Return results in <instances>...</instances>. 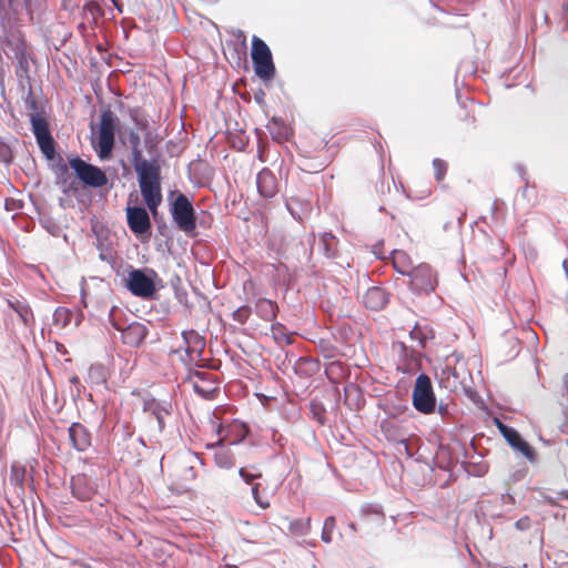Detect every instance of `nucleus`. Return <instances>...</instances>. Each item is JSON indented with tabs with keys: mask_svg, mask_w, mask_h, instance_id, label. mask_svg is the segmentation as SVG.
Instances as JSON below:
<instances>
[{
	"mask_svg": "<svg viewBox=\"0 0 568 568\" xmlns=\"http://www.w3.org/2000/svg\"><path fill=\"white\" fill-rule=\"evenodd\" d=\"M237 32H239V36H242L245 39L243 31L239 30Z\"/></svg>",
	"mask_w": 568,
	"mask_h": 568,
	"instance_id": "60",
	"label": "nucleus"
},
{
	"mask_svg": "<svg viewBox=\"0 0 568 568\" xmlns=\"http://www.w3.org/2000/svg\"><path fill=\"white\" fill-rule=\"evenodd\" d=\"M40 223L52 236H60L62 230L52 219L41 217Z\"/></svg>",
	"mask_w": 568,
	"mask_h": 568,
	"instance_id": "34",
	"label": "nucleus"
},
{
	"mask_svg": "<svg viewBox=\"0 0 568 568\" xmlns=\"http://www.w3.org/2000/svg\"><path fill=\"white\" fill-rule=\"evenodd\" d=\"M212 447L214 448V462L219 468L231 469L235 466V456L229 446L219 440Z\"/></svg>",
	"mask_w": 568,
	"mask_h": 568,
	"instance_id": "22",
	"label": "nucleus"
},
{
	"mask_svg": "<svg viewBox=\"0 0 568 568\" xmlns=\"http://www.w3.org/2000/svg\"><path fill=\"white\" fill-rule=\"evenodd\" d=\"M118 125V116L110 109L103 110L100 115L98 142L94 145L101 160H109L112 156Z\"/></svg>",
	"mask_w": 568,
	"mask_h": 568,
	"instance_id": "3",
	"label": "nucleus"
},
{
	"mask_svg": "<svg viewBox=\"0 0 568 568\" xmlns=\"http://www.w3.org/2000/svg\"><path fill=\"white\" fill-rule=\"evenodd\" d=\"M12 159L11 148L7 143L0 141V162L8 165L12 162Z\"/></svg>",
	"mask_w": 568,
	"mask_h": 568,
	"instance_id": "40",
	"label": "nucleus"
},
{
	"mask_svg": "<svg viewBox=\"0 0 568 568\" xmlns=\"http://www.w3.org/2000/svg\"><path fill=\"white\" fill-rule=\"evenodd\" d=\"M335 527H336L335 517L334 516L327 517L324 521L322 534H321L322 541H324L326 544L332 542V535H333Z\"/></svg>",
	"mask_w": 568,
	"mask_h": 568,
	"instance_id": "31",
	"label": "nucleus"
},
{
	"mask_svg": "<svg viewBox=\"0 0 568 568\" xmlns=\"http://www.w3.org/2000/svg\"><path fill=\"white\" fill-rule=\"evenodd\" d=\"M443 374L447 375V379H452L454 389L460 388L466 395L473 398L475 392L471 388V375L465 367H446Z\"/></svg>",
	"mask_w": 568,
	"mask_h": 568,
	"instance_id": "14",
	"label": "nucleus"
},
{
	"mask_svg": "<svg viewBox=\"0 0 568 568\" xmlns=\"http://www.w3.org/2000/svg\"><path fill=\"white\" fill-rule=\"evenodd\" d=\"M143 412L148 414L150 440L160 443V437L165 429L166 422L172 415L171 402L158 400L155 398L144 399Z\"/></svg>",
	"mask_w": 568,
	"mask_h": 568,
	"instance_id": "2",
	"label": "nucleus"
},
{
	"mask_svg": "<svg viewBox=\"0 0 568 568\" xmlns=\"http://www.w3.org/2000/svg\"><path fill=\"white\" fill-rule=\"evenodd\" d=\"M255 469L254 466L252 467H241L239 469V476L243 479V481L247 485H254V480L262 477V473L260 471H253Z\"/></svg>",
	"mask_w": 568,
	"mask_h": 568,
	"instance_id": "32",
	"label": "nucleus"
},
{
	"mask_svg": "<svg viewBox=\"0 0 568 568\" xmlns=\"http://www.w3.org/2000/svg\"><path fill=\"white\" fill-rule=\"evenodd\" d=\"M72 312L65 307H57L52 315L53 324L60 328L67 327L72 320Z\"/></svg>",
	"mask_w": 568,
	"mask_h": 568,
	"instance_id": "28",
	"label": "nucleus"
},
{
	"mask_svg": "<svg viewBox=\"0 0 568 568\" xmlns=\"http://www.w3.org/2000/svg\"><path fill=\"white\" fill-rule=\"evenodd\" d=\"M414 408L425 415L436 412V396L432 379L426 374H419L415 381L412 394Z\"/></svg>",
	"mask_w": 568,
	"mask_h": 568,
	"instance_id": "6",
	"label": "nucleus"
},
{
	"mask_svg": "<svg viewBox=\"0 0 568 568\" xmlns=\"http://www.w3.org/2000/svg\"><path fill=\"white\" fill-rule=\"evenodd\" d=\"M71 491L78 500H90L95 494L93 483L85 475H78L71 480Z\"/></svg>",
	"mask_w": 568,
	"mask_h": 568,
	"instance_id": "18",
	"label": "nucleus"
},
{
	"mask_svg": "<svg viewBox=\"0 0 568 568\" xmlns=\"http://www.w3.org/2000/svg\"><path fill=\"white\" fill-rule=\"evenodd\" d=\"M562 384H564V389L566 390V393L568 395V374H566L564 376Z\"/></svg>",
	"mask_w": 568,
	"mask_h": 568,
	"instance_id": "50",
	"label": "nucleus"
},
{
	"mask_svg": "<svg viewBox=\"0 0 568 568\" xmlns=\"http://www.w3.org/2000/svg\"><path fill=\"white\" fill-rule=\"evenodd\" d=\"M11 308L20 316L24 324H28L32 318V311L28 304L22 301L11 302L9 301Z\"/></svg>",
	"mask_w": 568,
	"mask_h": 568,
	"instance_id": "29",
	"label": "nucleus"
},
{
	"mask_svg": "<svg viewBox=\"0 0 568 568\" xmlns=\"http://www.w3.org/2000/svg\"><path fill=\"white\" fill-rule=\"evenodd\" d=\"M310 412L312 418L315 419L320 425H325L326 423V409L324 405L318 400H312L310 403Z\"/></svg>",
	"mask_w": 568,
	"mask_h": 568,
	"instance_id": "30",
	"label": "nucleus"
},
{
	"mask_svg": "<svg viewBox=\"0 0 568 568\" xmlns=\"http://www.w3.org/2000/svg\"><path fill=\"white\" fill-rule=\"evenodd\" d=\"M518 171H519V174L521 176L523 180H525V171H524V168L523 166H518Z\"/></svg>",
	"mask_w": 568,
	"mask_h": 568,
	"instance_id": "52",
	"label": "nucleus"
},
{
	"mask_svg": "<svg viewBox=\"0 0 568 568\" xmlns=\"http://www.w3.org/2000/svg\"><path fill=\"white\" fill-rule=\"evenodd\" d=\"M16 57H17L16 75L20 80H26L27 82H29L30 81V75H29L30 65H29V60H28L26 53L17 52Z\"/></svg>",
	"mask_w": 568,
	"mask_h": 568,
	"instance_id": "27",
	"label": "nucleus"
},
{
	"mask_svg": "<svg viewBox=\"0 0 568 568\" xmlns=\"http://www.w3.org/2000/svg\"><path fill=\"white\" fill-rule=\"evenodd\" d=\"M267 128L271 131V133H273L274 128H276V134L281 138H287L288 135V128L285 125L283 120L278 118H273Z\"/></svg>",
	"mask_w": 568,
	"mask_h": 568,
	"instance_id": "33",
	"label": "nucleus"
},
{
	"mask_svg": "<svg viewBox=\"0 0 568 568\" xmlns=\"http://www.w3.org/2000/svg\"><path fill=\"white\" fill-rule=\"evenodd\" d=\"M251 58L255 74L264 82L273 80L275 65L271 49L264 40L256 36L252 38Z\"/></svg>",
	"mask_w": 568,
	"mask_h": 568,
	"instance_id": "5",
	"label": "nucleus"
},
{
	"mask_svg": "<svg viewBox=\"0 0 568 568\" xmlns=\"http://www.w3.org/2000/svg\"><path fill=\"white\" fill-rule=\"evenodd\" d=\"M158 274L151 268L130 267L125 278V287L138 297L151 298L156 292Z\"/></svg>",
	"mask_w": 568,
	"mask_h": 568,
	"instance_id": "4",
	"label": "nucleus"
},
{
	"mask_svg": "<svg viewBox=\"0 0 568 568\" xmlns=\"http://www.w3.org/2000/svg\"><path fill=\"white\" fill-rule=\"evenodd\" d=\"M562 267H564L565 272L567 273V271H568V263H567L566 260L562 262Z\"/></svg>",
	"mask_w": 568,
	"mask_h": 568,
	"instance_id": "56",
	"label": "nucleus"
},
{
	"mask_svg": "<svg viewBox=\"0 0 568 568\" xmlns=\"http://www.w3.org/2000/svg\"><path fill=\"white\" fill-rule=\"evenodd\" d=\"M125 211L128 226L131 232L136 236H150L152 224L146 209L141 205H129Z\"/></svg>",
	"mask_w": 568,
	"mask_h": 568,
	"instance_id": "12",
	"label": "nucleus"
},
{
	"mask_svg": "<svg viewBox=\"0 0 568 568\" xmlns=\"http://www.w3.org/2000/svg\"><path fill=\"white\" fill-rule=\"evenodd\" d=\"M527 192H528V184H526L523 190H521V194L523 196H527Z\"/></svg>",
	"mask_w": 568,
	"mask_h": 568,
	"instance_id": "53",
	"label": "nucleus"
},
{
	"mask_svg": "<svg viewBox=\"0 0 568 568\" xmlns=\"http://www.w3.org/2000/svg\"><path fill=\"white\" fill-rule=\"evenodd\" d=\"M100 258H101L102 261H106V262H109V261L111 260V254H110V253H108V252H103V251H102V252L100 253Z\"/></svg>",
	"mask_w": 568,
	"mask_h": 568,
	"instance_id": "47",
	"label": "nucleus"
},
{
	"mask_svg": "<svg viewBox=\"0 0 568 568\" xmlns=\"http://www.w3.org/2000/svg\"><path fill=\"white\" fill-rule=\"evenodd\" d=\"M182 337L185 344V355L187 356L189 361L192 362L194 359V354H196L197 357H201L205 347L204 337L194 329L184 331L182 333Z\"/></svg>",
	"mask_w": 568,
	"mask_h": 568,
	"instance_id": "17",
	"label": "nucleus"
},
{
	"mask_svg": "<svg viewBox=\"0 0 568 568\" xmlns=\"http://www.w3.org/2000/svg\"><path fill=\"white\" fill-rule=\"evenodd\" d=\"M24 103H26L27 108L31 111L30 114H36V113L41 114V106L38 103V101L36 100V98L33 97L31 87L29 88V92L24 99Z\"/></svg>",
	"mask_w": 568,
	"mask_h": 568,
	"instance_id": "36",
	"label": "nucleus"
},
{
	"mask_svg": "<svg viewBox=\"0 0 568 568\" xmlns=\"http://www.w3.org/2000/svg\"><path fill=\"white\" fill-rule=\"evenodd\" d=\"M349 527H351V529H355V525L354 524H351Z\"/></svg>",
	"mask_w": 568,
	"mask_h": 568,
	"instance_id": "61",
	"label": "nucleus"
},
{
	"mask_svg": "<svg viewBox=\"0 0 568 568\" xmlns=\"http://www.w3.org/2000/svg\"><path fill=\"white\" fill-rule=\"evenodd\" d=\"M282 335H283V334H282L281 332H278V333H277V338H280V336L282 337Z\"/></svg>",
	"mask_w": 568,
	"mask_h": 568,
	"instance_id": "62",
	"label": "nucleus"
},
{
	"mask_svg": "<svg viewBox=\"0 0 568 568\" xmlns=\"http://www.w3.org/2000/svg\"><path fill=\"white\" fill-rule=\"evenodd\" d=\"M121 313L122 311L116 306L111 307L109 312V323L114 329L121 332V337L124 344L136 347L145 339L149 329L145 324L140 322H132L125 325L118 317Z\"/></svg>",
	"mask_w": 568,
	"mask_h": 568,
	"instance_id": "7",
	"label": "nucleus"
},
{
	"mask_svg": "<svg viewBox=\"0 0 568 568\" xmlns=\"http://www.w3.org/2000/svg\"><path fill=\"white\" fill-rule=\"evenodd\" d=\"M436 412L442 416V418H447L450 415L449 404L443 402L438 405L436 404Z\"/></svg>",
	"mask_w": 568,
	"mask_h": 568,
	"instance_id": "41",
	"label": "nucleus"
},
{
	"mask_svg": "<svg viewBox=\"0 0 568 568\" xmlns=\"http://www.w3.org/2000/svg\"><path fill=\"white\" fill-rule=\"evenodd\" d=\"M201 1L204 3H207V4H213V3H216L219 0H201Z\"/></svg>",
	"mask_w": 568,
	"mask_h": 568,
	"instance_id": "55",
	"label": "nucleus"
},
{
	"mask_svg": "<svg viewBox=\"0 0 568 568\" xmlns=\"http://www.w3.org/2000/svg\"><path fill=\"white\" fill-rule=\"evenodd\" d=\"M69 164L75 176L89 187L99 189L108 184L105 172L75 155L69 160Z\"/></svg>",
	"mask_w": 568,
	"mask_h": 568,
	"instance_id": "9",
	"label": "nucleus"
},
{
	"mask_svg": "<svg viewBox=\"0 0 568 568\" xmlns=\"http://www.w3.org/2000/svg\"><path fill=\"white\" fill-rule=\"evenodd\" d=\"M335 368L342 369V363L341 362H332L329 366L326 369V373L333 372Z\"/></svg>",
	"mask_w": 568,
	"mask_h": 568,
	"instance_id": "45",
	"label": "nucleus"
},
{
	"mask_svg": "<svg viewBox=\"0 0 568 568\" xmlns=\"http://www.w3.org/2000/svg\"><path fill=\"white\" fill-rule=\"evenodd\" d=\"M409 336L412 339H417L422 345H424V336H422L420 328L415 326L410 333Z\"/></svg>",
	"mask_w": 568,
	"mask_h": 568,
	"instance_id": "42",
	"label": "nucleus"
},
{
	"mask_svg": "<svg viewBox=\"0 0 568 568\" xmlns=\"http://www.w3.org/2000/svg\"><path fill=\"white\" fill-rule=\"evenodd\" d=\"M392 255L395 271L404 276H408L414 267L412 266V260L408 254L400 250H394L392 251Z\"/></svg>",
	"mask_w": 568,
	"mask_h": 568,
	"instance_id": "24",
	"label": "nucleus"
},
{
	"mask_svg": "<svg viewBox=\"0 0 568 568\" xmlns=\"http://www.w3.org/2000/svg\"><path fill=\"white\" fill-rule=\"evenodd\" d=\"M285 520H288V532L294 536H306L308 535L311 530V518L306 519H288L285 518Z\"/></svg>",
	"mask_w": 568,
	"mask_h": 568,
	"instance_id": "26",
	"label": "nucleus"
},
{
	"mask_svg": "<svg viewBox=\"0 0 568 568\" xmlns=\"http://www.w3.org/2000/svg\"><path fill=\"white\" fill-rule=\"evenodd\" d=\"M256 313L264 321H273L276 317L277 305L267 298H261L256 303Z\"/></svg>",
	"mask_w": 568,
	"mask_h": 568,
	"instance_id": "25",
	"label": "nucleus"
},
{
	"mask_svg": "<svg viewBox=\"0 0 568 568\" xmlns=\"http://www.w3.org/2000/svg\"><path fill=\"white\" fill-rule=\"evenodd\" d=\"M250 315H251V307L247 305H244V306L236 308L232 313V318L240 324H244L247 321V318L250 317Z\"/></svg>",
	"mask_w": 568,
	"mask_h": 568,
	"instance_id": "35",
	"label": "nucleus"
},
{
	"mask_svg": "<svg viewBox=\"0 0 568 568\" xmlns=\"http://www.w3.org/2000/svg\"><path fill=\"white\" fill-rule=\"evenodd\" d=\"M283 329V325L280 324V323H276V324H273L272 325V332L274 334V337L277 339V333L281 332Z\"/></svg>",
	"mask_w": 568,
	"mask_h": 568,
	"instance_id": "44",
	"label": "nucleus"
},
{
	"mask_svg": "<svg viewBox=\"0 0 568 568\" xmlns=\"http://www.w3.org/2000/svg\"><path fill=\"white\" fill-rule=\"evenodd\" d=\"M433 168L435 171V178L438 182H440L446 172H447V163L442 159H434L433 160Z\"/></svg>",
	"mask_w": 568,
	"mask_h": 568,
	"instance_id": "37",
	"label": "nucleus"
},
{
	"mask_svg": "<svg viewBox=\"0 0 568 568\" xmlns=\"http://www.w3.org/2000/svg\"><path fill=\"white\" fill-rule=\"evenodd\" d=\"M286 209L293 219L303 221L311 213L312 203L306 197L291 196L286 200Z\"/></svg>",
	"mask_w": 568,
	"mask_h": 568,
	"instance_id": "21",
	"label": "nucleus"
},
{
	"mask_svg": "<svg viewBox=\"0 0 568 568\" xmlns=\"http://www.w3.org/2000/svg\"><path fill=\"white\" fill-rule=\"evenodd\" d=\"M282 338H284V339H285L286 344H291V337H290V336H287V335L283 334V335H282Z\"/></svg>",
	"mask_w": 568,
	"mask_h": 568,
	"instance_id": "54",
	"label": "nucleus"
},
{
	"mask_svg": "<svg viewBox=\"0 0 568 568\" xmlns=\"http://www.w3.org/2000/svg\"><path fill=\"white\" fill-rule=\"evenodd\" d=\"M348 388H349V389H357V387H356L354 384H351V385L348 386Z\"/></svg>",
	"mask_w": 568,
	"mask_h": 568,
	"instance_id": "59",
	"label": "nucleus"
},
{
	"mask_svg": "<svg viewBox=\"0 0 568 568\" xmlns=\"http://www.w3.org/2000/svg\"><path fill=\"white\" fill-rule=\"evenodd\" d=\"M6 210H10V207L8 206V201L6 202Z\"/></svg>",
	"mask_w": 568,
	"mask_h": 568,
	"instance_id": "63",
	"label": "nucleus"
},
{
	"mask_svg": "<svg viewBox=\"0 0 568 568\" xmlns=\"http://www.w3.org/2000/svg\"><path fill=\"white\" fill-rule=\"evenodd\" d=\"M128 139L131 146V163L138 175L141 195L146 207L155 216L158 207L162 202L160 164L158 160H146L143 158L142 150L140 149L141 138L134 129L129 131Z\"/></svg>",
	"mask_w": 568,
	"mask_h": 568,
	"instance_id": "1",
	"label": "nucleus"
},
{
	"mask_svg": "<svg viewBox=\"0 0 568 568\" xmlns=\"http://www.w3.org/2000/svg\"><path fill=\"white\" fill-rule=\"evenodd\" d=\"M33 4H34V0H23V7H24L26 11L30 14L33 13Z\"/></svg>",
	"mask_w": 568,
	"mask_h": 568,
	"instance_id": "43",
	"label": "nucleus"
},
{
	"mask_svg": "<svg viewBox=\"0 0 568 568\" xmlns=\"http://www.w3.org/2000/svg\"><path fill=\"white\" fill-rule=\"evenodd\" d=\"M559 495H560L562 498H568V494H567V493H565V491L559 493Z\"/></svg>",
	"mask_w": 568,
	"mask_h": 568,
	"instance_id": "57",
	"label": "nucleus"
},
{
	"mask_svg": "<svg viewBox=\"0 0 568 568\" xmlns=\"http://www.w3.org/2000/svg\"><path fill=\"white\" fill-rule=\"evenodd\" d=\"M252 497L254 501L263 509H266L270 507V501L267 499L262 498L260 494V484L256 483L251 488Z\"/></svg>",
	"mask_w": 568,
	"mask_h": 568,
	"instance_id": "39",
	"label": "nucleus"
},
{
	"mask_svg": "<svg viewBox=\"0 0 568 568\" xmlns=\"http://www.w3.org/2000/svg\"><path fill=\"white\" fill-rule=\"evenodd\" d=\"M194 392L205 399H212L217 390L215 386L205 388L197 383L193 384Z\"/></svg>",
	"mask_w": 568,
	"mask_h": 568,
	"instance_id": "38",
	"label": "nucleus"
},
{
	"mask_svg": "<svg viewBox=\"0 0 568 568\" xmlns=\"http://www.w3.org/2000/svg\"><path fill=\"white\" fill-rule=\"evenodd\" d=\"M256 186L258 193L265 199L274 197L277 192V181L274 173L270 169H263L256 176Z\"/></svg>",
	"mask_w": 568,
	"mask_h": 568,
	"instance_id": "16",
	"label": "nucleus"
},
{
	"mask_svg": "<svg viewBox=\"0 0 568 568\" xmlns=\"http://www.w3.org/2000/svg\"><path fill=\"white\" fill-rule=\"evenodd\" d=\"M70 383L78 387L80 385V378L74 375L70 378Z\"/></svg>",
	"mask_w": 568,
	"mask_h": 568,
	"instance_id": "49",
	"label": "nucleus"
},
{
	"mask_svg": "<svg viewBox=\"0 0 568 568\" xmlns=\"http://www.w3.org/2000/svg\"><path fill=\"white\" fill-rule=\"evenodd\" d=\"M114 7L118 9L120 13L122 12V3L119 2V0H116V4H114Z\"/></svg>",
	"mask_w": 568,
	"mask_h": 568,
	"instance_id": "51",
	"label": "nucleus"
},
{
	"mask_svg": "<svg viewBox=\"0 0 568 568\" xmlns=\"http://www.w3.org/2000/svg\"><path fill=\"white\" fill-rule=\"evenodd\" d=\"M338 240L332 232H324L318 241V248L326 258L337 256Z\"/></svg>",
	"mask_w": 568,
	"mask_h": 568,
	"instance_id": "23",
	"label": "nucleus"
},
{
	"mask_svg": "<svg viewBox=\"0 0 568 568\" xmlns=\"http://www.w3.org/2000/svg\"><path fill=\"white\" fill-rule=\"evenodd\" d=\"M113 4H116V0H110Z\"/></svg>",
	"mask_w": 568,
	"mask_h": 568,
	"instance_id": "64",
	"label": "nucleus"
},
{
	"mask_svg": "<svg viewBox=\"0 0 568 568\" xmlns=\"http://www.w3.org/2000/svg\"><path fill=\"white\" fill-rule=\"evenodd\" d=\"M195 376H196L197 378H200L201 381H205V379L209 377V374H207V373H205V372H197V373L195 374Z\"/></svg>",
	"mask_w": 568,
	"mask_h": 568,
	"instance_id": "48",
	"label": "nucleus"
},
{
	"mask_svg": "<svg viewBox=\"0 0 568 568\" xmlns=\"http://www.w3.org/2000/svg\"><path fill=\"white\" fill-rule=\"evenodd\" d=\"M31 131L43 156H52L55 141L51 134L49 122L41 114H29Z\"/></svg>",
	"mask_w": 568,
	"mask_h": 568,
	"instance_id": "11",
	"label": "nucleus"
},
{
	"mask_svg": "<svg viewBox=\"0 0 568 568\" xmlns=\"http://www.w3.org/2000/svg\"><path fill=\"white\" fill-rule=\"evenodd\" d=\"M170 213L178 229L190 233L196 227V214L192 201L183 193H178L170 204Z\"/></svg>",
	"mask_w": 568,
	"mask_h": 568,
	"instance_id": "8",
	"label": "nucleus"
},
{
	"mask_svg": "<svg viewBox=\"0 0 568 568\" xmlns=\"http://www.w3.org/2000/svg\"><path fill=\"white\" fill-rule=\"evenodd\" d=\"M363 302L367 308L381 311L388 304L389 294L382 287L373 286L365 292Z\"/></svg>",
	"mask_w": 568,
	"mask_h": 568,
	"instance_id": "19",
	"label": "nucleus"
},
{
	"mask_svg": "<svg viewBox=\"0 0 568 568\" xmlns=\"http://www.w3.org/2000/svg\"><path fill=\"white\" fill-rule=\"evenodd\" d=\"M49 166L55 175L57 184L65 185L69 180L70 164H67L63 158L54 150L52 156H44Z\"/></svg>",
	"mask_w": 568,
	"mask_h": 568,
	"instance_id": "20",
	"label": "nucleus"
},
{
	"mask_svg": "<svg viewBox=\"0 0 568 568\" xmlns=\"http://www.w3.org/2000/svg\"><path fill=\"white\" fill-rule=\"evenodd\" d=\"M139 443H140L141 445L145 446V440H144V438H143V437H140V438H139Z\"/></svg>",
	"mask_w": 568,
	"mask_h": 568,
	"instance_id": "58",
	"label": "nucleus"
},
{
	"mask_svg": "<svg viewBox=\"0 0 568 568\" xmlns=\"http://www.w3.org/2000/svg\"><path fill=\"white\" fill-rule=\"evenodd\" d=\"M407 277H409V288L415 295H428L435 291L436 280L430 265L426 263L413 267Z\"/></svg>",
	"mask_w": 568,
	"mask_h": 568,
	"instance_id": "10",
	"label": "nucleus"
},
{
	"mask_svg": "<svg viewBox=\"0 0 568 568\" xmlns=\"http://www.w3.org/2000/svg\"><path fill=\"white\" fill-rule=\"evenodd\" d=\"M498 428L506 439V442L523 456H525L530 463L536 462L535 449L526 442L521 435L513 427L498 422Z\"/></svg>",
	"mask_w": 568,
	"mask_h": 568,
	"instance_id": "13",
	"label": "nucleus"
},
{
	"mask_svg": "<svg viewBox=\"0 0 568 568\" xmlns=\"http://www.w3.org/2000/svg\"><path fill=\"white\" fill-rule=\"evenodd\" d=\"M264 97H265V93L263 92V90H260L258 92H256L254 94V99L257 103H262L264 101Z\"/></svg>",
	"mask_w": 568,
	"mask_h": 568,
	"instance_id": "46",
	"label": "nucleus"
},
{
	"mask_svg": "<svg viewBox=\"0 0 568 568\" xmlns=\"http://www.w3.org/2000/svg\"><path fill=\"white\" fill-rule=\"evenodd\" d=\"M68 433L70 443L77 452H85L91 446V433L81 423H72Z\"/></svg>",
	"mask_w": 568,
	"mask_h": 568,
	"instance_id": "15",
	"label": "nucleus"
}]
</instances>
